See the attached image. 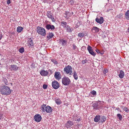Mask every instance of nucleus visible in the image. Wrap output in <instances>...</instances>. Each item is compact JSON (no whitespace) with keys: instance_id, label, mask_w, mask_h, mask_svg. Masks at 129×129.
<instances>
[{"instance_id":"0eeeda50","label":"nucleus","mask_w":129,"mask_h":129,"mask_svg":"<svg viewBox=\"0 0 129 129\" xmlns=\"http://www.w3.org/2000/svg\"><path fill=\"white\" fill-rule=\"evenodd\" d=\"M54 76L56 79H60L61 78V75L60 72H56Z\"/></svg>"},{"instance_id":"a878e982","label":"nucleus","mask_w":129,"mask_h":129,"mask_svg":"<svg viewBox=\"0 0 129 129\" xmlns=\"http://www.w3.org/2000/svg\"><path fill=\"white\" fill-rule=\"evenodd\" d=\"M73 77L75 80H77L78 79V76L77 75L76 72L75 71H74L73 72Z\"/></svg>"},{"instance_id":"2eb2a0df","label":"nucleus","mask_w":129,"mask_h":129,"mask_svg":"<svg viewBox=\"0 0 129 129\" xmlns=\"http://www.w3.org/2000/svg\"><path fill=\"white\" fill-rule=\"evenodd\" d=\"M46 111L47 113H50L51 112L52 110V108L50 106H46Z\"/></svg>"},{"instance_id":"423d86ee","label":"nucleus","mask_w":129,"mask_h":129,"mask_svg":"<svg viewBox=\"0 0 129 129\" xmlns=\"http://www.w3.org/2000/svg\"><path fill=\"white\" fill-rule=\"evenodd\" d=\"M42 118L41 116L38 114L34 116V120L37 122H39L41 121Z\"/></svg>"},{"instance_id":"79ce46f5","label":"nucleus","mask_w":129,"mask_h":129,"mask_svg":"<svg viewBox=\"0 0 129 129\" xmlns=\"http://www.w3.org/2000/svg\"><path fill=\"white\" fill-rule=\"evenodd\" d=\"M123 109L124 111L127 112H128L129 111L128 110L127 107H124V108H123Z\"/></svg>"},{"instance_id":"f03ea898","label":"nucleus","mask_w":129,"mask_h":129,"mask_svg":"<svg viewBox=\"0 0 129 129\" xmlns=\"http://www.w3.org/2000/svg\"><path fill=\"white\" fill-rule=\"evenodd\" d=\"M37 31L39 34H41L42 36H44L46 34L45 30L43 27H37Z\"/></svg>"},{"instance_id":"c03bdc74","label":"nucleus","mask_w":129,"mask_h":129,"mask_svg":"<svg viewBox=\"0 0 129 129\" xmlns=\"http://www.w3.org/2000/svg\"><path fill=\"white\" fill-rule=\"evenodd\" d=\"M86 48L85 46H83L81 47V49L83 50H85L86 49Z\"/></svg>"},{"instance_id":"c9c22d12","label":"nucleus","mask_w":129,"mask_h":129,"mask_svg":"<svg viewBox=\"0 0 129 129\" xmlns=\"http://www.w3.org/2000/svg\"><path fill=\"white\" fill-rule=\"evenodd\" d=\"M19 52L21 53H22L24 51V48L22 47L20 48L19 50Z\"/></svg>"},{"instance_id":"6e6d98bb","label":"nucleus","mask_w":129,"mask_h":129,"mask_svg":"<svg viewBox=\"0 0 129 129\" xmlns=\"http://www.w3.org/2000/svg\"><path fill=\"white\" fill-rule=\"evenodd\" d=\"M50 71L51 72H52V71L51 70H50Z\"/></svg>"},{"instance_id":"8fccbe9b","label":"nucleus","mask_w":129,"mask_h":129,"mask_svg":"<svg viewBox=\"0 0 129 129\" xmlns=\"http://www.w3.org/2000/svg\"><path fill=\"white\" fill-rule=\"evenodd\" d=\"M2 37V34H0V40L1 39Z\"/></svg>"},{"instance_id":"a19ab883","label":"nucleus","mask_w":129,"mask_h":129,"mask_svg":"<svg viewBox=\"0 0 129 129\" xmlns=\"http://www.w3.org/2000/svg\"><path fill=\"white\" fill-rule=\"evenodd\" d=\"M95 51L98 53H100L101 54H102L103 53V52H100V50L98 49H96L95 50Z\"/></svg>"},{"instance_id":"7c9ffc66","label":"nucleus","mask_w":129,"mask_h":129,"mask_svg":"<svg viewBox=\"0 0 129 129\" xmlns=\"http://www.w3.org/2000/svg\"><path fill=\"white\" fill-rule=\"evenodd\" d=\"M55 102L58 105H59L61 103V101L60 99H58L55 100Z\"/></svg>"},{"instance_id":"a18cd8bd","label":"nucleus","mask_w":129,"mask_h":129,"mask_svg":"<svg viewBox=\"0 0 129 129\" xmlns=\"http://www.w3.org/2000/svg\"><path fill=\"white\" fill-rule=\"evenodd\" d=\"M52 61L55 63H57L56 61L54 60V59H52Z\"/></svg>"},{"instance_id":"f3484780","label":"nucleus","mask_w":129,"mask_h":129,"mask_svg":"<svg viewBox=\"0 0 129 129\" xmlns=\"http://www.w3.org/2000/svg\"><path fill=\"white\" fill-rule=\"evenodd\" d=\"M100 116L99 115H96L94 118V121L95 122H98L100 120Z\"/></svg>"},{"instance_id":"7ed1b4c3","label":"nucleus","mask_w":129,"mask_h":129,"mask_svg":"<svg viewBox=\"0 0 129 129\" xmlns=\"http://www.w3.org/2000/svg\"><path fill=\"white\" fill-rule=\"evenodd\" d=\"M64 71L67 74H69L70 75H72L73 73L72 71V68L71 66L68 65L64 69Z\"/></svg>"},{"instance_id":"4c0bfd02","label":"nucleus","mask_w":129,"mask_h":129,"mask_svg":"<svg viewBox=\"0 0 129 129\" xmlns=\"http://www.w3.org/2000/svg\"><path fill=\"white\" fill-rule=\"evenodd\" d=\"M89 52L90 53V54H91L93 56H95V54L94 53V52L92 50L91 51H90Z\"/></svg>"},{"instance_id":"1a4fd4ad","label":"nucleus","mask_w":129,"mask_h":129,"mask_svg":"<svg viewBox=\"0 0 129 129\" xmlns=\"http://www.w3.org/2000/svg\"><path fill=\"white\" fill-rule=\"evenodd\" d=\"M104 18L102 17H101L100 18H96L95 19V21L98 23L100 24H102L103 23L104 21Z\"/></svg>"},{"instance_id":"9d476101","label":"nucleus","mask_w":129,"mask_h":129,"mask_svg":"<svg viewBox=\"0 0 129 129\" xmlns=\"http://www.w3.org/2000/svg\"><path fill=\"white\" fill-rule=\"evenodd\" d=\"M52 14H51L50 12H48L47 14V17L48 18L50 19L53 22H55V20L53 17L52 16Z\"/></svg>"},{"instance_id":"dca6fc26","label":"nucleus","mask_w":129,"mask_h":129,"mask_svg":"<svg viewBox=\"0 0 129 129\" xmlns=\"http://www.w3.org/2000/svg\"><path fill=\"white\" fill-rule=\"evenodd\" d=\"M124 76V72L122 70H120V73L119 74V77L122 79L123 78Z\"/></svg>"},{"instance_id":"6ab92c4d","label":"nucleus","mask_w":129,"mask_h":129,"mask_svg":"<svg viewBox=\"0 0 129 129\" xmlns=\"http://www.w3.org/2000/svg\"><path fill=\"white\" fill-rule=\"evenodd\" d=\"M54 36L52 32H49L47 34V37L48 39L52 38Z\"/></svg>"},{"instance_id":"aec40b11","label":"nucleus","mask_w":129,"mask_h":129,"mask_svg":"<svg viewBox=\"0 0 129 129\" xmlns=\"http://www.w3.org/2000/svg\"><path fill=\"white\" fill-rule=\"evenodd\" d=\"M65 28L67 31L69 32H71L72 30V28H71L68 25H66L65 26Z\"/></svg>"},{"instance_id":"2f4dec72","label":"nucleus","mask_w":129,"mask_h":129,"mask_svg":"<svg viewBox=\"0 0 129 129\" xmlns=\"http://www.w3.org/2000/svg\"><path fill=\"white\" fill-rule=\"evenodd\" d=\"M117 116L119 119L120 120H122L123 119L122 116L120 114H117Z\"/></svg>"},{"instance_id":"cd10ccee","label":"nucleus","mask_w":129,"mask_h":129,"mask_svg":"<svg viewBox=\"0 0 129 129\" xmlns=\"http://www.w3.org/2000/svg\"><path fill=\"white\" fill-rule=\"evenodd\" d=\"M85 34L84 33H80L78 34V36L79 37L82 38L84 36Z\"/></svg>"},{"instance_id":"6e6552de","label":"nucleus","mask_w":129,"mask_h":129,"mask_svg":"<svg viewBox=\"0 0 129 129\" xmlns=\"http://www.w3.org/2000/svg\"><path fill=\"white\" fill-rule=\"evenodd\" d=\"M18 67L14 64L11 65L9 67V69L12 71H16L18 69Z\"/></svg>"},{"instance_id":"c756f323","label":"nucleus","mask_w":129,"mask_h":129,"mask_svg":"<svg viewBox=\"0 0 129 129\" xmlns=\"http://www.w3.org/2000/svg\"><path fill=\"white\" fill-rule=\"evenodd\" d=\"M73 122L71 121H68L67 123V125H68V126H72L73 125Z\"/></svg>"},{"instance_id":"f257e3e1","label":"nucleus","mask_w":129,"mask_h":129,"mask_svg":"<svg viewBox=\"0 0 129 129\" xmlns=\"http://www.w3.org/2000/svg\"><path fill=\"white\" fill-rule=\"evenodd\" d=\"M2 94L4 95H8L10 94L12 90H11L9 87L4 85L2 87V88L0 90Z\"/></svg>"},{"instance_id":"052dcab7","label":"nucleus","mask_w":129,"mask_h":129,"mask_svg":"<svg viewBox=\"0 0 129 129\" xmlns=\"http://www.w3.org/2000/svg\"><path fill=\"white\" fill-rule=\"evenodd\" d=\"M1 64L0 63V65H1Z\"/></svg>"},{"instance_id":"bf43d9fd","label":"nucleus","mask_w":129,"mask_h":129,"mask_svg":"<svg viewBox=\"0 0 129 129\" xmlns=\"http://www.w3.org/2000/svg\"><path fill=\"white\" fill-rule=\"evenodd\" d=\"M11 85H12V83H11Z\"/></svg>"},{"instance_id":"bb28decb","label":"nucleus","mask_w":129,"mask_h":129,"mask_svg":"<svg viewBox=\"0 0 129 129\" xmlns=\"http://www.w3.org/2000/svg\"><path fill=\"white\" fill-rule=\"evenodd\" d=\"M92 29L93 30H94L95 31V32L96 33L98 32L99 31L100 29L98 28L95 26L93 27L92 28Z\"/></svg>"},{"instance_id":"39448f33","label":"nucleus","mask_w":129,"mask_h":129,"mask_svg":"<svg viewBox=\"0 0 129 129\" xmlns=\"http://www.w3.org/2000/svg\"><path fill=\"white\" fill-rule=\"evenodd\" d=\"M52 85L53 88L55 89H57L59 87V84L56 81L54 80L52 82Z\"/></svg>"},{"instance_id":"c85d7f7f","label":"nucleus","mask_w":129,"mask_h":129,"mask_svg":"<svg viewBox=\"0 0 129 129\" xmlns=\"http://www.w3.org/2000/svg\"><path fill=\"white\" fill-rule=\"evenodd\" d=\"M60 43H62V45H64L66 44L67 43V41L64 40L63 39H61L60 40Z\"/></svg>"},{"instance_id":"5fc2aeb1","label":"nucleus","mask_w":129,"mask_h":129,"mask_svg":"<svg viewBox=\"0 0 129 129\" xmlns=\"http://www.w3.org/2000/svg\"><path fill=\"white\" fill-rule=\"evenodd\" d=\"M120 110V112H122L121 111V110Z\"/></svg>"},{"instance_id":"603ef678","label":"nucleus","mask_w":129,"mask_h":129,"mask_svg":"<svg viewBox=\"0 0 129 129\" xmlns=\"http://www.w3.org/2000/svg\"><path fill=\"white\" fill-rule=\"evenodd\" d=\"M116 109L117 110H120V109L119 108H116Z\"/></svg>"},{"instance_id":"49530a36","label":"nucleus","mask_w":129,"mask_h":129,"mask_svg":"<svg viewBox=\"0 0 129 129\" xmlns=\"http://www.w3.org/2000/svg\"><path fill=\"white\" fill-rule=\"evenodd\" d=\"M73 48L74 49H76L77 48V47L74 45H73Z\"/></svg>"},{"instance_id":"de8ad7c7","label":"nucleus","mask_w":129,"mask_h":129,"mask_svg":"<svg viewBox=\"0 0 129 129\" xmlns=\"http://www.w3.org/2000/svg\"><path fill=\"white\" fill-rule=\"evenodd\" d=\"M31 68H34V63H31Z\"/></svg>"},{"instance_id":"4be33fe9","label":"nucleus","mask_w":129,"mask_h":129,"mask_svg":"<svg viewBox=\"0 0 129 129\" xmlns=\"http://www.w3.org/2000/svg\"><path fill=\"white\" fill-rule=\"evenodd\" d=\"M2 82H3V84L4 85H7L8 84V83L7 80L5 78H3L2 80Z\"/></svg>"},{"instance_id":"09e8293b","label":"nucleus","mask_w":129,"mask_h":129,"mask_svg":"<svg viewBox=\"0 0 129 129\" xmlns=\"http://www.w3.org/2000/svg\"><path fill=\"white\" fill-rule=\"evenodd\" d=\"M7 3L8 4H9L10 3V0H8L7 1Z\"/></svg>"},{"instance_id":"b1692460","label":"nucleus","mask_w":129,"mask_h":129,"mask_svg":"<svg viewBox=\"0 0 129 129\" xmlns=\"http://www.w3.org/2000/svg\"><path fill=\"white\" fill-rule=\"evenodd\" d=\"M78 117L77 116H74L73 118V121H79L80 120V118H78Z\"/></svg>"},{"instance_id":"37998d69","label":"nucleus","mask_w":129,"mask_h":129,"mask_svg":"<svg viewBox=\"0 0 129 129\" xmlns=\"http://www.w3.org/2000/svg\"><path fill=\"white\" fill-rule=\"evenodd\" d=\"M47 87V85L46 84H44L43 86V87L44 89H46Z\"/></svg>"},{"instance_id":"9b49d317","label":"nucleus","mask_w":129,"mask_h":129,"mask_svg":"<svg viewBox=\"0 0 129 129\" xmlns=\"http://www.w3.org/2000/svg\"><path fill=\"white\" fill-rule=\"evenodd\" d=\"M46 29L48 30L51 29V30H53L55 28L54 26L53 25H51L49 24H47L46 26Z\"/></svg>"},{"instance_id":"a211bd4d","label":"nucleus","mask_w":129,"mask_h":129,"mask_svg":"<svg viewBox=\"0 0 129 129\" xmlns=\"http://www.w3.org/2000/svg\"><path fill=\"white\" fill-rule=\"evenodd\" d=\"M107 117L104 116H102L101 118H100V122H101L102 123L104 122L106 120Z\"/></svg>"},{"instance_id":"f704fd0d","label":"nucleus","mask_w":129,"mask_h":129,"mask_svg":"<svg viewBox=\"0 0 129 129\" xmlns=\"http://www.w3.org/2000/svg\"><path fill=\"white\" fill-rule=\"evenodd\" d=\"M61 25H62V26H63V27H65L66 25H67V23L65 22L62 21L61 23Z\"/></svg>"},{"instance_id":"f8f14e48","label":"nucleus","mask_w":129,"mask_h":129,"mask_svg":"<svg viewBox=\"0 0 129 129\" xmlns=\"http://www.w3.org/2000/svg\"><path fill=\"white\" fill-rule=\"evenodd\" d=\"M40 73L42 76H46L48 74V72L47 71L43 70L40 72Z\"/></svg>"},{"instance_id":"ea45409f","label":"nucleus","mask_w":129,"mask_h":129,"mask_svg":"<svg viewBox=\"0 0 129 129\" xmlns=\"http://www.w3.org/2000/svg\"><path fill=\"white\" fill-rule=\"evenodd\" d=\"M87 62V60L86 59L85 60H82V64H85Z\"/></svg>"},{"instance_id":"e433bc0d","label":"nucleus","mask_w":129,"mask_h":129,"mask_svg":"<svg viewBox=\"0 0 129 129\" xmlns=\"http://www.w3.org/2000/svg\"><path fill=\"white\" fill-rule=\"evenodd\" d=\"M87 49L89 52L92 50V48L90 46L88 45V46Z\"/></svg>"},{"instance_id":"72a5a7b5","label":"nucleus","mask_w":129,"mask_h":129,"mask_svg":"<svg viewBox=\"0 0 129 129\" xmlns=\"http://www.w3.org/2000/svg\"><path fill=\"white\" fill-rule=\"evenodd\" d=\"M70 13H69V12H66L65 13V15H66V16H64L66 18H68L69 17L68 16V17L67 16H68L69 15Z\"/></svg>"},{"instance_id":"3c124183","label":"nucleus","mask_w":129,"mask_h":129,"mask_svg":"<svg viewBox=\"0 0 129 129\" xmlns=\"http://www.w3.org/2000/svg\"><path fill=\"white\" fill-rule=\"evenodd\" d=\"M120 107L121 108H122L123 109V108H124V107H123V106H121Z\"/></svg>"},{"instance_id":"393cba45","label":"nucleus","mask_w":129,"mask_h":129,"mask_svg":"<svg viewBox=\"0 0 129 129\" xmlns=\"http://www.w3.org/2000/svg\"><path fill=\"white\" fill-rule=\"evenodd\" d=\"M125 17L127 20H129V11L125 13Z\"/></svg>"},{"instance_id":"864d4df0","label":"nucleus","mask_w":129,"mask_h":129,"mask_svg":"<svg viewBox=\"0 0 129 129\" xmlns=\"http://www.w3.org/2000/svg\"><path fill=\"white\" fill-rule=\"evenodd\" d=\"M127 30H128V32L129 33V27L128 28Z\"/></svg>"},{"instance_id":"4468645a","label":"nucleus","mask_w":129,"mask_h":129,"mask_svg":"<svg viewBox=\"0 0 129 129\" xmlns=\"http://www.w3.org/2000/svg\"><path fill=\"white\" fill-rule=\"evenodd\" d=\"M28 46L29 47L33 45V42L31 38H30L28 39Z\"/></svg>"},{"instance_id":"412c9836","label":"nucleus","mask_w":129,"mask_h":129,"mask_svg":"<svg viewBox=\"0 0 129 129\" xmlns=\"http://www.w3.org/2000/svg\"><path fill=\"white\" fill-rule=\"evenodd\" d=\"M46 105L43 104L41 106V109L43 112H45L46 110Z\"/></svg>"},{"instance_id":"4d7b16f0","label":"nucleus","mask_w":129,"mask_h":129,"mask_svg":"<svg viewBox=\"0 0 129 129\" xmlns=\"http://www.w3.org/2000/svg\"><path fill=\"white\" fill-rule=\"evenodd\" d=\"M50 71L51 72H52V71L51 70H50Z\"/></svg>"},{"instance_id":"13d9d810","label":"nucleus","mask_w":129,"mask_h":129,"mask_svg":"<svg viewBox=\"0 0 129 129\" xmlns=\"http://www.w3.org/2000/svg\"><path fill=\"white\" fill-rule=\"evenodd\" d=\"M72 14H73V12H72Z\"/></svg>"},{"instance_id":"58836bf2","label":"nucleus","mask_w":129,"mask_h":129,"mask_svg":"<svg viewBox=\"0 0 129 129\" xmlns=\"http://www.w3.org/2000/svg\"><path fill=\"white\" fill-rule=\"evenodd\" d=\"M108 72V70L107 69H104L103 70V73L104 74H106Z\"/></svg>"},{"instance_id":"473e14b6","label":"nucleus","mask_w":129,"mask_h":129,"mask_svg":"<svg viewBox=\"0 0 129 129\" xmlns=\"http://www.w3.org/2000/svg\"><path fill=\"white\" fill-rule=\"evenodd\" d=\"M93 95H96V92L94 90H93L90 92Z\"/></svg>"},{"instance_id":"5701e85b","label":"nucleus","mask_w":129,"mask_h":129,"mask_svg":"<svg viewBox=\"0 0 129 129\" xmlns=\"http://www.w3.org/2000/svg\"><path fill=\"white\" fill-rule=\"evenodd\" d=\"M23 28L21 26H18L17 28V31L18 33H20L23 30Z\"/></svg>"},{"instance_id":"20e7f679","label":"nucleus","mask_w":129,"mask_h":129,"mask_svg":"<svg viewBox=\"0 0 129 129\" xmlns=\"http://www.w3.org/2000/svg\"><path fill=\"white\" fill-rule=\"evenodd\" d=\"M70 82V79L67 77H65L62 78V82L65 85H68Z\"/></svg>"},{"instance_id":"ddd939ff","label":"nucleus","mask_w":129,"mask_h":129,"mask_svg":"<svg viewBox=\"0 0 129 129\" xmlns=\"http://www.w3.org/2000/svg\"><path fill=\"white\" fill-rule=\"evenodd\" d=\"M92 106L94 109H97L99 108V105L97 102H95L92 104Z\"/></svg>"}]
</instances>
